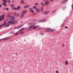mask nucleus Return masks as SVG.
I'll use <instances>...</instances> for the list:
<instances>
[{
    "instance_id": "ddd939ff",
    "label": "nucleus",
    "mask_w": 73,
    "mask_h": 73,
    "mask_svg": "<svg viewBox=\"0 0 73 73\" xmlns=\"http://www.w3.org/2000/svg\"><path fill=\"white\" fill-rule=\"evenodd\" d=\"M10 6L11 7H12V8H15V5L13 4H11L10 5Z\"/></svg>"
},
{
    "instance_id": "72a5a7b5",
    "label": "nucleus",
    "mask_w": 73,
    "mask_h": 73,
    "mask_svg": "<svg viewBox=\"0 0 73 73\" xmlns=\"http://www.w3.org/2000/svg\"><path fill=\"white\" fill-rule=\"evenodd\" d=\"M21 3H24V1L23 0H21Z\"/></svg>"
},
{
    "instance_id": "3c124183",
    "label": "nucleus",
    "mask_w": 73,
    "mask_h": 73,
    "mask_svg": "<svg viewBox=\"0 0 73 73\" xmlns=\"http://www.w3.org/2000/svg\"><path fill=\"white\" fill-rule=\"evenodd\" d=\"M5 9H6V8H4V10H5Z\"/></svg>"
},
{
    "instance_id": "6e6552de",
    "label": "nucleus",
    "mask_w": 73,
    "mask_h": 73,
    "mask_svg": "<svg viewBox=\"0 0 73 73\" xmlns=\"http://www.w3.org/2000/svg\"><path fill=\"white\" fill-rule=\"evenodd\" d=\"M36 11L37 13H39L40 12V9L36 8Z\"/></svg>"
},
{
    "instance_id": "1a4fd4ad",
    "label": "nucleus",
    "mask_w": 73,
    "mask_h": 73,
    "mask_svg": "<svg viewBox=\"0 0 73 73\" xmlns=\"http://www.w3.org/2000/svg\"><path fill=\"white\" fill-rule=\"evenodd\" d=\"M68 0H64V1H62L61 2V4H64V3H66V1H67Z\"/></svg>"
},
{
    "instance_id": "5fc2aeb1",
    "label": "nucleus",
    "mask_w": 73,
    "mask_h": 73,
    "mask_svg": "<svg viewBox=\"0 0 73 73\" xmlns=\"http://www.w3.org/2000/svg\"><path fill=\"white\" fill-rule=\"evenodd\" d=\"M0 19H1V16H0Z\"/></svg>"
},
{
    "instance_id": "9d476101",
    "label": "nucleus",
    "mask_w": 73,
    "mask_h": 73,
    "mask_svg": "<svg viewBox=\"0 0 73 73\" xmlns=\"http://www.w3.org/2000/svg\"><path fill=\"white\" fill-rule=\"evenodd\" d=\"M13 21V24H17V21L16 20H14Z\"/></svg>"
},
{
    "instance_id": "7c9ffc66",
    "label": "nucleus",
    "mask_w": 73,
    "mask_h": 73,
    "mask_svg": "<svg viewBox=\"0 0 73 73\" xmlns=\"http://www.w3.org/2000/svg\"><path fill=\"white\" fill-rule=\"evenodd\" d=\"M54 30H51V29L50 32H54Z\"/></svg>"
},
{
    "instance_id": "f03ea898",
    "label": "nucleus",
    "mask_w": 73,
    "mask_h": 73,
    "mask_svg": "<svg viewBox=\"0 0 73 73\" xmlns=\"http://www.w3.org/2000/svg\"><path fill=\"white\" fill-rule=\"evenodd\" d=\"M3 26H5L6 27H9V24H8L5 21L3 24H2L1 25H0V28H2Z\"/></svg>"
},
{
    "instance_id": "6ab92c4d",
    "label": "nucleus",
    "mask_w": 73,
    "mask_h": 73,
    "mask_svg": "<svg viewBox=\"0 0 73 73\" xmlns=\"http://www.w3.org/2000/svg\"><path fill=\"white\" fill-rule=\"evenodd\" d=\"M43 10H44V8H43V7H41L40 9L41 12H43Z\"/></svg>"
},
{
    "instance_id": "c9c22d12",
    "label": "nucleus",
    "mask_w": 73,
    "mask_h": 73,
    "mask_svg": "<svg viewBox=\"0 0 73 73\" xmlns=\"http://www.w3.org/2000/svg\"><path fill=\"white\" fill-rule=\"evenodd\" d=\"M35 5H37L38 4V3H35Z\"/></svg>"
},
{
    "instance_id": "de8ad7c7",
    "label": "nucleus",
    "mask_w": 73,
    "mask_h": 73,
    "mask_svg": "<svg viewBox=\"0 0 73 73\" xmlns=\"http://www.w3.org/2000/svg\"><path fill=\"white\" fill-rule=\"evenodd\" d=\"M65 28H66V29H67V28H68V27H65Z\"/></svg>"
},
{
    "instance_id": "aec40b11",
    "label": "nucleus",
    "mask_w": 73,
    "mask_h": 73,
    "mask_svg": "<svg viewBox=\"0 0 73 73\" xmlns=\"http://www.w3.org/2000/svg\"><path fill=\"white\" fill-rule=\"evenodd\" d=\"M30 10L31 11V12L33 13V12H34V11H33V10L32 8H30Z\"/></svg>"
},
{
    "instance_id": "49530a36",
    "label": "nucleus",
    "mask_w": 73,
    "mask_h": 73,
    "mask_svg": "<svg viewBox=\"0 0 73 73\" xmlns=\"http://www.w3.org/2000/svg\"><path fill=\"white\" fill-rule=\"evenodd\" d=\"M2 6V5H1V4H0V8H1V7Z\"/></svg>"
},
{
    "instance_id": "bb28decb",
    "label": "nucleus",
    "mask_w": 73,
    "mask_h": 73,
    "mask_svg": "<svg viewBox=\"0 0 73 73\" xmlns=\"http://www.w3.org/2000/svg\"><path fill=\"white\" fill-rule=\"evenodd\" d=\"M14 15L15 16H16L17 15V13L16 12H15L14 13Z\"/></svg>"
},
{
    "instance_id": "2eb2a0df",
    "label": "nucleus",
    "mask_w": 73,
    "mask_h": 73,
    "mask_svg": "<svg viewBox=\"0 0 73 73\" xmlns=\"http://www.w3.org/2000/svg\"><path fill=\"white\" fill-rule=\"evenodd\" d=\"M25 29V28H23L19 30V32H21V31H24V30Z\"/></svg>"
},
{
    "instance_id": "5701e85b",
    "label": "nucleus",
    "mask_w": 73,
    "mask_h": 73,
    "mask_svg": "<svg viewBox=\"0 0 73 73\" xmlns=\"http://www.w3.org/2000/svg\"><path fill=\"white\" fill-rule=\"evenodd\" d=\"M2 5H5V7H6V5H7V3H4L3 2V3H2Z\"/></svg>"
},
{
    "instance_id": "4c0bfd02",
    "label": "nucleus",
    "mask_w": 73,
    "mask_h": 73,
    "mask_svg": "<svg viewBox=\"0 0 73 73\" xmlns=\"http://www.w3.org/2000/svg\"><path fill=\"white\" fill-rule=\"evenodd\" d=\"M72 9H73V4H72Z\"/></svg>"
},
{
    "instance_id": "a19ab883",
    "label": "nucleus",
    "mask_w": 73,
    "mask_h": 73,
    "mask_svg": "<svg viewBox=\"0 0 73 73\" xmlns=\"http://www.w3.org/2000/svg\"><path fill=\"white\" fill-rule=\"evenodd\" d=\"M40 34L41 35H43V33H42L41 32H40Z\"/></svg>"
},
{
    "instance_id": "a211bd4d",
    "label": "nucleus",
    "mask_w": 73,
    "mask_h": 73,
    "mask_svg": "<svg viewBox=\"0 0 73 73\" xmlns=\"http://www.w3.org/2000/svg\"><path fill=\"white\" fill-rule=\"evenodd\" d=\"M25 32L23 31H21L20 32V33L21 35H23V34H24V33Z\"/></svg>"
},
{
    "instance_id": "37998d69",
    "label": "nucleus",
    "mask_w": 73,
    "mask_h": 73,
    "mask_svg": "<svg viewBox=\"0 0 73 73\" xmlns=\"http://www.w3.org/2000/svg\"><path fill=\"white\" fill-rule=\"evenodd\" d=\"M20 26H19L17 28V29H19V28H20Z\"/></svg>"
},
{
    "instance_id": "20e7f679",
    "label": "nucleus",
    "mask_w": 73,
    "mask_h": 73,
    "mask_svg": "<svg viewBox=\"0 0 73 73\" xmlns=\"http://www.w3.org/2000/svg\"><path fill=\"white\" fill-rule=\"evenodd\" d=\"M9 19L10 20H15V17L12 16H9Z\"/></svg>"
},
{
    "instance_id": "a18cd8bd",
    "label": "nucleus",
    "mask_w": 73,
    "mask_h": 73,
    "mask_svg": "<svg viewBox=\"0 0 73 73\" xmlns=\"http://www.w3.org/2000/svg\"><path fill=\"white\" fill-rule=\"evenodd\" d=\"M56 73H59V72H58V70H57L56 71Z\"/></svg>"
},
{
    "instance_id": "393cba45",
    "label": "nucleus",
    "mask_w": 73,
    "mask_h": 73,
    "mask_svg": "<svg viewBox=\"0 0 73 73\" xmlns=\"http://www.w3.org/2000/svg\"><path fill=\"white\" fill-rule=\"evenodd\" d=\"M12 9L13 10V9H14L15 10H17V8H12Z\"/></svg>"
},
{
    "instance_id": "39448f33",
    "label": "nucleus",
    "mask_w": 73,
    "mask_h": 73,
    "mask_svg": "<svg viewBox=\"0 0 73 73\" xmlns=\"http://www.w3.org/2000/svg\"><path fill=\"white\" fill-rule=\"evenodd\" d=\"M1 19H0V21H2L4 19V15H1Z\"/></svg>"
},
{
    "instance_id": "f257e3e1",
    "label": "nucleus",
    "mask_w": 73,
    "mask_h": 73,
    "mask_svg": "<svg viewBox=\"0 0 73 73\" xmlns=\"http://www.w3.org/2000/svg\"><path fill=\"white\" fill-rule=\"evenodd\" d=\"M35 23H29V25H31L29 27L28 29V31H31V30H32V29H36V28L37 27L35 26Z\"/></svg>"
},
{
    "instance_id": "09e8293b",
    "label": "nucleus",
    "mask_w": 73,
    "mask_h": 73,
    "mask_svg": "<svg viewBox=\"0 0 73 73\" xmlns=\"http://www.w3.org/2000/svg\"><path fill=\"white\" fill-rule=\"evenodd\" d=\"M12 3H14V1L12 0Z\"/></svg>"
},
{
    "instance_id": "6e6d98bb",
    "label": "nucleus",
    "mask_w": 73,
    "mask_h": 73,
    "mask_svg": "<svg viewBox=\"0 0 73 73\" xmlns=\"http://www.w3.org/2000/svg\"><path fill=\"white\" fill-rule=\"evenodd\" d=\"M23 23V21H22L20 23Z\"/></svg>"
},
{
    "instance_id": "79ce46f5",
    "label": "nucleus",
    "mask_w": 73,
    "mask_h": 73,
    "mask_svg": "<svg viewBox=\"0 0 73 73\" xmlns=\"http://www.w3.org/2000/svg\"><path fill=\"white\" fill-rule=\"evenodd\" d=\"M6 11H8L9 10V8H7L6 9Z\"/></svg>"
},
{
    "instance_id": "4468645a",
    "label": "nucleus",
    "mask_w": 73,
    "mask_h": 73,
    "mask_svg": "<svg viewBox=\"0 0 73 73\" xmlns=\"http://www.w3.org/2000/svg\"><path fill=\"white\" fill-rule=\"evenodd\" d=\"M27 10H25L23 11L22 12L23 13H24V14H25L26 13H27Z\"/></svg>"
},
{
    "instance_id": "c756f323",
    "label": "nucleus",
    "mask_w": 73,
    "mask_h": 73,
    "mask_svg": "<svg viewBox=\"0 0 73 73\" xmlns=\"http://www.w3.org/2000/svg\"><path fill=\"white\" fill-rule=\"evenodd\" d=\"M41 4L42 6H44V4L42 2L41 3Z\"/></svg>"
},
{
    "instance_id": "603ef678",
    "label": "nucleus",
    "mask_w": 73,
    "mask_h": 73,
    "mask_svg": "<svg viewBox=\"0 0 73 73\" xmlns=\"http://www.w3.org/2000/svg\"><path fill=\"white\" fill-rule=\"evenodd\" d=\"M17 17H19V15H17Z\"/></svg>"
},
{
    "instance_id": "473e14b6",
    "label": "nucleus",
    "mask_w": 73,
    "mask_h": 73,
    "mask_svg": "<svg viewBox=\"0 0 73 73\" xmlns=\"http://www.w3.org/2000/svg\"><path fill=\"white\" fill-rule=\"evenodd\" d=\"M56 12V10H54L51 12V13H54Z\"/></svg>"
},
{
    "instance_id": "dca6fc26",
    "label": "nucleus",
    "mask_w": 73,
    "mask_h": 73,
    "mask_svg": "<svg viewBox=\"0 0 73 73\" xmlns=\"http://www.w3.org/2000/svg\"><path fill=\"white\" fill-rule=\"evenodd\" d=\"M50 30H51V29H50V28H48L46 30V31L47 32H49V31H50Z\"/></svg>"
},
{
    "instance_id": "a878e982",
    "label": "nucleus",
    "mask_w": 73,
    "mask_h": 73,
    "mask_svg": "<svg viewBox=\"0 0 73 73\" xmlns=\"http://www.w3.org/2000/svg\"><path fill=\"white\" fill-rule=\"evenodd\" d=\"M42 20V22H44V21H46V19H43L41 20Z\"/></svg>"
},
{
    "instance_id": "f704fd0d",
    "label": "nucleus",
    "mask_w": 73,
    "mask_h": 73,
    "mask_svg": "<svg viewBox=\"0 0 73 73\" xmlns=\"http://www.w3.org/2000/svg\"><path fill=\"white\" fill-rule=\"evenodd\" d=\"M8 3H11V0H9L8 1Z\"/></svg>"
},
{
    "instance_id": "e433bc0d",
    "label": "nucleus",
    "mask_w": 73,
    "mask_h": 73,
    "mask_svg": "<svg viewBox=\"0 0 73 73\" xmlns=\"http://www.w3.org/2000/svg\"><path fill=\"white\" fill-rule=\"evenodd\" d=\"M38 22H39V23H41V22H42V20H40L39 21H38Z\"/></svg>"
},
{
    "instance_id": "ea45409f",
    "label": "nucleus",
    "mask_w": 73,
    "mask_h": 73,
    "mask_svg": "<svg viewBox=\"0 0 73 73\" xmlns=\"http://www.w3.org/2000/svg\"><path fill=\"white\" fill-rule=\"evenodd\" d=\"M19 27H20V28H21V27H23V25H21Z\"/></svg>"
},
{
    "instance_id": "c85d7f7f",
    "label": "nucleus",
    "mask_w": 73,
    "mask_h": 73,
    "mask_svg": "<svg viewBox=\"0 0 73 73\" xmlns=\"http://www.w3.org/2000/svg\"><path fill=\"white\" fill-rule=\"evenodd\" d=\"M20 8H21V7L20 6H19L17 7V10H19Z\"/></svg>"
},
{
    "instance_id": "cd10ccee",
    "label": "nucleus",
    "mask_w": 73,
    "mask_h": 73,
    "mask_svg": "<svg viewBox=\"0 0 73 73\" xmlns=\"http://www.w3.org/2000/svg\"><path fill=\"white\" fill-rule=\"evenodd\" d=\"M3 3H7V0L5 1L4 0H3Z\"/></svg>"
},
{
    "instance_id": "7ed1b4c3",
    "label": "nucleus",
    "mask_w": 73,
    "mask_h": 73,
    "mask_svg": "<svg viewBox=\"0 0 73 73\" xmlns=\"http://www.w3.org/2000/svg\"><path fill=\"white\" fill-rule=\"evenodd\" d=\"M9 39H11V37H10L5 38L4 39H0V41H2V40H9Z\"/></svg>"
},
{
    "instance_id": "2f4dec72",
    "label": "nucleus",
    "mask_w": 73,
    "mask_h": 73,
    "mask_svg": "<svg viewBox=\"0 0 73 73\" xmlns=\"http://www.w3.org/2000/svg\"><path fill=\"white\" fill-rule=\"evenodd\" d=\"M33 9H35L36 8V6H33Z\"/></svg>"
},
{
    "instance_id": "58836bf2",
    "label": "nucleus",
    "mask_w": 73,
    "mask_h": 73,
    "mask_svg": "<svg viewBox=\"0 0 73 73\" xmlns=\"http://www.w3.org/2000/svg\"><path fill=\"white\" fill-rule=\"evenodd\" d=\"M34 14L35 15V16H36V15H37V13H34Z\"/></svg>"
},
{
    "instance_id": "c03bdc74",
    "label": "nucleus",
    "mask_w": 73,
    "mask_h": 73,
    "mask_svg": "<svg viewBox=\"0 0 73 73\" xmlns=\"http://www.w3.org/2000/svg\"><path fill=\"white\" fill-rule=\"evenodd\" d=\"M42 29V28H39V30H41Z\"/></svg>"
},
{
    "instance_id": "f3484780",
    "label": "nucleus",
    "mask_w": 73,
    "mask_h": 73,
    "mask_svg": "<svg viewBox=\"0 0 73 73\" xmlns=\"http://www.w3.org/2000/svg\"><path fill=\"white\" fill-rule=\"evenodd\" d=\"M68 63H69V62L67 60H66L65 62V64L66 65H68Z\"/></svg>"
},
{
    "instance_id": "4be33fe9",
    "label": "nucleus",
    "mask_w": 73,
    "mask_h": 73,
    "mask_svg": "<svg viewBox=\"0 0 73 73\" xmlns=\"http://www.w3.org/2000/svg\"><path fill=\"white\" fill-rule=\"evenodd\" d=\"M2 5H5V7H6V5H7V3H4L3 2V3H2Z\"/></svg>"
},
{
    "instance_id": "8fccbe9b",
    "label": "nucleus",
    "mask_w": 73,
    "mask_h": 73,
    "mask_svg": "<svg viewBox=\"0 0 73 73\" xmlns=\"http://www.w3.org/2000/svg\"><path fill=\"white\" fill-rule=\"evenodd\" d=\"M50 1H54V0H50Z\"/></svg>"
},
{
    "instance_id": "0eeeda50",
    "label": "nucleus",
    "mask_w": 73,
    "mask_h": 73,
    "mask_svg": "<svg viewBox=\"0 0 73 73\" xmlns=\"http://www.w3.org/2000/svg\"><path fill=\"white\" fill-rule=\"evenodd\" d=\"M8 23L10 24H13V21H8Z\"/></svg>"
},
{
    "instance_id": "412c9836",
    "label": "nucleus",
    "mask_w": 73,
    "mask_h": 73,
    "mask_svg": "<svg viewBox=\"0 0 73 73\" xmlns=\"http://www.w3.org/2000/svg\"><path fill=\"white\" fill-rule=\"evenodd\" d=\"M24 17V14H23V13H22L21 14V18H23Z\"/></svg>"
},
{
    "instance_id": "9b49d317",
    "label": "nucleus",
    "mask_w": 73,
    "mask_h": 73,
    "mask_svg": "<svg viewBox=\"0 0 73 73\" xmlns=\"http://www.w3.org/2000/svg\"><path fill=\"white\" fill-rule=\"evenodd\" d=\"M48 13H49V12L46 11H44L43 12V14H44V15H47V14H48Z\"/></svg>"
},
{
    "instance_id": "864d4df0",
    "label": "nucleus",
    "mask_w": 73,
    "mask_h": 73,
    "mask_svg": "<svg viewBox=\"0 0 73 73\" xmlns=\"http://www.w3.org/2000/svg\"><path fill=\"white\" fill-rule=\"evenodd\" d=\"M62 45H63V46L64 47L65 46H64V44H63Z\"/></svg>"
},
{
    "instance_id": "423d86ee",
    "label": "nucleus",
    "mask_w": 73,
    "mask_h": 73,
    "mask_svg": "<svg viewBox=\"0 0 73 73\" xmlns=\"http://www.w3.org/2000/svg\"><path fill=\"white\" fill-rule=\"evenodd\" d=\"M49 4V2L47 0H46L45 1V5H48Z\"/></svg>"
},
{
    "instance_id": "f8f14e48",
    "label": "nucleus",
    "mask_w": 73,
    "mask_h": 73,
    "mask_svg": "<svg viewBox=\"0 0 73 73\" xmlns=\"http://www.w3.org/2000/svg\"><path fill=\"white\" fill-rule=\"evenodd\" d=\"M30 7V5H27V6L24 7V8H25V9L26 8H29V7Z\"/></svg>"
},
{
    "instance_id": "b1692460",
    "label": "nucleus",
    "mask_w": 73,
    "mask_h": 73,
    "mask_svg": "<svg viewBox=\"0 0 73 73\" xmlns=\"http://www.w3.org/2000/svg\"><path fill=\"white\" fill-rule=\"evenodd\" d=\"M19 34H20V33H16L15 34V36H17V35H19Z\"/></svg>"
}]
</instances>
